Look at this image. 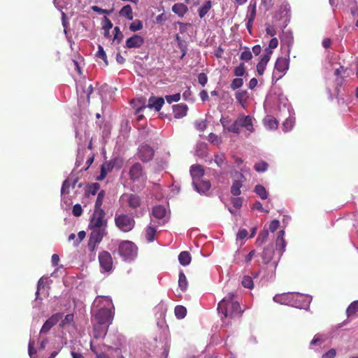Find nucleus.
<instances>
[{"label":"nucleus","mask_w":358,"mask_h":358,"mask_svg":"<svg viewBox=\"0 0 358 358\" xmlns=\"http://www.w3.org/2000/svg\"><path fill=\"white\" fill-rule=\"evenodd\" d=\"M245 66L243 63H241L238 66L234 69V74L235 76L241 77L245 73Z\"/></svg>","instance_id":"50"},{"label":"nucleus","mask_w":358,"mask_h":358,"mask_svg":"<svg viewBox=\"0 0 358 358\" xmlns=\"http://www.w3.org/2000/svg\"><path fill=\"white\" fill-rule=\"evenodd\" d=\"M93 92V87L92 85H89L87 87H82L81 91L79 88L77 89V93L79 97V101L82 102L86 101L90 103V94Z\"/></svg>","instance_id":"18"},{"label":"nucleus","mask_w":358,"mask_h":358,"mask_svg":"<svg viewBox=\"0 0 358 358\" xmlns=\"http://www.w3.org/2000/svg\"><path fill=\"white\" fill-rule=\"evenodd\" d=\"M115 224L122 232L131 231L135 227L134 219L126 214H115Z\"/></svg>","instance_id":"4"},{"label":"nucleus","mask_w":358,"mask_h":358,"mask_svg":"<svg viewBox=\"0 0 358 358\" xmlns=\"http://www.w3.org/2000/svg\"><path fill=\"white\" fill-rule=\"evenodd\" d=\"M114 31H115V35L113 37V41H116L117 43L119 44L121 43V41L123 39V37H124L123 34L120 31V29L119 27H115Z\"/></svg>","instance_id":"51"},{"label":"nucleus","mask_w":358,"mask_h":358,"mask_svg":"<svg viewBox=\"0 0 358 358\" xmlns=\"http://www.w3.org/2000/svg\"><path fill=\"white\" fill-rule=\"evenodd\" d=\"M266 65H267V64H265L261 61L259 62V63L257 65V71L259 75H260V76L263 75V73L266 69Z\"/></svg>","instance_id":"61"},{"label":"nucleus","mask_w":358,"mask_h":358,"mask_svg":"<svg viewBox=\"0 0 358 358\" xmlns=\"http://www.w3.org/2000/svg\"><path fill=\"white\" fill-rule=\"evenodd\" d=\"M281 0H261V6L264 7L265 10H270L273 8L275 3H280Z\"/></svg>","instance_id":"43"},{"label":"nucleus","mask_w":358,"mask_h":358,"mask_svg":"<svg viewBox=\"0 0 358 358\" xmlns=\"http://www.w3.org/2000/svg\"><path fill=\"white\" fill-rule=\"evenodd\" d=\"M106 213L103 210H94L90 217L89 228H107V220L105 219Z\"/></svg>","instance_id":"7"},{"label":"nucleus","mask_w":358,"mask_h":358,"mask_svg":"<svg viewBox=\"0 0 358 358\" xmlns=\"http://www.w3.org/2000/svg\"><path fill=\"white\" fill-rule=\"evenodd\" d=\"M358 312V300L352 302L346 310L348 317H353Z\"/></svg>","instance_id":"34"},{"label":"nucleus","mask_w":358,"mask_h":358,"mask_svg":"<svg viewBox=\"0 0 358 358\" xmlns=\"http://www.w3.org/2000/svg\"><path fill=\"white\" fill-rule=\"evenodd\" d=\"M143 27V22L140 20H136L129 25V29L131 31H137L141 30Z\"/></svg>","instance_id":"47"},{"label":"nucleus","mask_w":358,"mask_h":358,"mask_svg":"<svg viewBox=\"0 0 358 358\" xmlns=\"http://www.w3.org/2000/svg\"><path fill=\"white\" fill-rule=\"evenodd\" d=\"M74 315L73 314H67L64 319L61 320L59 323V326L61 327H65L66 326L71 325L73 324Z\"/></svg>","instance_id":"45"},{"label":"nucleus","mask_w":358,"mask_h":358,"mask_svg":"<svg viewBox=\"0 0 358 358\" xmlns=\"http://www.w3.org/2000/svg\"><path fill=\"white\" fill-rule=\"evenodd\" d=\"M63 317V313H57L53 314L50 317H49L43 324L42 328L41 329L40 334H46L49 332L51 328L55 326L59 320H61Z\"/></svg>","instance_id":"11"},{"label":"nucleus","mask_w":358,"mask_h":358,"mask_svg":"<svg viewBox=\"0 0 358 358\" xmlns=\"http://www.w3.org/2000/svg\"><path fill=\"white\" fill-rule=\"evenodd\" d=\"M254 118L250 115H240L237 119L227 127L229 132L238 134L241 132V128H245L249 133H253L255 128L253 125Z\"/></svg>","instance_id":"3"},{"label":"nucleus","mask_w":358,"mask_h":358,"mask_svg":"<svg viewBox=\"0 0 358 358\" xmlns=\"http://www.w3.org/2000/svg\"><path fill=\"white\" fill-rule=\"evenodd\" d=\"M268 164L264 161L259 162L255 164L254 169L257 172H264L267 170Z\"/></svg>","instance_id":"49"},{"label":"nucleus","mask_w":358,"mask_h":358,"mask_svg":"<svg viewBox=\"0 0 358 358\" xmlns=\"http://www.w3.org/2000/svg\"><path fill=\"white\" fill-rule=\"evenodd\" d=\"M243 85V80L241 78H234L231 83V88L233 90H237L241 87Z\"/></svg>","instance_id":"52"},{"label":"nucleus","mask_w":358,"mask_h":358,"mask_svg":"<svg viewBox=\"0 0 358 358\" xmlns=\"http://www.w3.org/2000/svg\"><path fill=\"white\" fill-rule=\"evenodd\" d=\"M174 312L178 319H182L187 315V309L182 306H176Z\"/></svg>","instance_id":"44"},{"label":"nucleus","mask_w":358,"mask_h":358,"mask_svg":"<svg viewBox=\"0 0 358 358\" xmlns=\"http://www.w3.org/2000/svg\"><path fill=\"white\" fill-rule=\"evenodd\" d=\"M91 230L87 244L90 252H94L96 246L102 241L103 238L107 234L106 228H89Z\"/></svg>","instance_id":"5"},{"label":"nucleus","mask_w":358,"mask_h":358,"mask_svg":"<svg viewBox=\"0 0 358 358\" xmlns=\"http://www.w3.org/2000/svg\"><path fill=\"white\" fill-rule=\"evenodd\" d=\"M234 293H229L217 305L218 313L224 317H240L243 313Z\"/></svg>","instance_id":"1"},{"label":"nucleus","mask_w":358,"mask_h":358,"mask_svg":"<svg viewBox=\"0 0 358 358\" xmlns=\"http://www.w3.org/2000/svg\"><path fill=\"white\" fill-rule=\"evenodd\" d=\"M188 107L186 104L180 103L173 106V113L176 119L182 118L187 115Z\"/></svg>","instance_id":"20"},{"label":"nucleus","mask_w":358,"mask_h":358,"mask_svg":"<svg viewBox=\"0 0 358 358\" xmlns=\"http://www.w3.org/2000/svg\"><path fill=\"white\" fill-rule=\"evenodd\" d=\"M231 203L236 208H240L243 204V199L241 197H235L231 199Z\"/></svg>","instance_id":"62"},{"label":"nucleus","mask_w":358,"mask_h":358,"mask_svg":"<svg viewBox=\"0 0 358 358\" xmlns=\"http://www.w3.org/2000/svg\"><path fill=\"white\" fill-rule=\"evenodd\" d=\"M324 340L320 335H315L313 339L310 341V345H321L324 343Z\"/></svg>","instance_id":"58"},{"label":"nucleus","mask_w":358,"mask_h":358,"mask_svg":"<svg viewBox=\"0 0 358 358\" xmlns=\"http://www.w3.org/2000/svg\"><path fill=\"white\" fill-rule=\"evenodd\" d=\"M99 262L101 268L106 272H109L113 268V258L108 251H102L99 255Z\"/></svg>","instance_id":"10"},{"label":"nucleus","mask_w":358,"mask_h":358,"mask_svg":"<svg viewBox=\"0 0 358 358\" xmlns=\"http://www.w3.org/2000/svg\"><path fill=\"white\" fill-rule=\"evenodd\" d=\"M264 123L269 129H276L278 127V122L271 116H267L264 120Z\"/></svg>","instance_id":"35"},{"label":"nucleus","mask_w":358,"mask_h":358,"mask_svg":"<svg viewBox=\"0 0 358 358\" xmlns=\"http://www.w3.org/2000/svg\"><path fill=\"white\" fill-rule=\"evenodd\" d=\"M194 189L200 194H206L209 191L211 184L209 180H192Z\"/></svg>","instance_id":"17"},{"label":"nucleus","mask_w":358,"mask_h":358,"mask_svg":"<svg viewBox=\"0 0 358 358\" xmlns=\"http://www.w3.org/2000/svg\"><path fill=\"white\" fill-rule=\"evenodd\" d=\"M156 228L153 226H148L145 229V236L148 242H152L156 234Z\"/></svg>","instance_id":"36"},{"label":"nucleus","mask_w":358,"mask_h":358,"mask_svg":"<svg viewBox=\"0 0 358 358\" xmlns=\"http://www.w3.org/2000/svg\"><path fill=\"white\" fill-rule=\"evenodd\" d=\"M164 103V100L162 97L156 98L152 96L149 98L148 104L146 106L150 108H155L156 111H159L162 108Z\"/></svg>","instance_id":"22"},{"label":"nucleus","mask_w":358,"mask_h":358,"mask_svg":"<svg viewBox=\"0 0 358 358\" xmlns=\"http://www.w3.org/2000/svg\"><path fill=\"white\" fill-rule=\"evenodd\" d=\"M336 355V350L330 349L326 353L323 354L322 358H334Z\"/></svg>","instance_id":"64"},{"label":"nucleus","mask_w":358,"mask_h":358,"mask_svg":"<svg viewBox=\"0 0 358 358\" xmlns=\"http://www.w3.org/2000/svg\"><path fill=\"white\" fill-rule=\"evenodd\" d=\"M208 141L214 144L218 145L220 143H221L220 138L215 134L210 133L208 135Z\"/></svg>","instance_id":"60"},{"label":"nucleus","mask_w":358,"mask_h":358,"mask_svg":"<svg viewBox=\"0 0 358 358\" xmlns=\"http://www.w3.org/2000/svg\"><path fill=\"white\" fill-rule=\"evenodd\" d=\"M138 156L141 161L149 162L154 156V150L148 145H141L138 148Z\"/></svg>","instance_id":"12"},{"label":"nucleus","mask_w":358,"mask_h":358,"mask_svg":"<svg viewBox=\"0 0 358 358\" xmlns=\"http://www.w3.org/2000/svg\"><path fill=\"white\" fill-rule=\"evenodd\" d=\"M121 199L126 201L132 209H136L141 204V197L136 194H124L121 196Z\"/></svg>","instance_id":"14"},{"label":"nucleus","mask_w":358,"mask_h":358,"mask_svg":"<svg viewBox=\"0 0 358 358\" xmlns=\"http://www.w3.org/2000/svg\"><path fill=\"white\" fill-rule=\"evenodd\" d=\"M212 7V3L210 1H207L204 4L199 8L198 10L199 15L201 18H203L210 10Z\"/></svg>","instance_id":"39"},{"label":"nucleus","mask_w":358,"mask_h":358,"mask_svg":"<svg viewBox=\"0 0 358 358\" xmlns=\"http://www.w3.org/2000/svg\"><path fill=\"white\" fill-rule=\"evenodd\" d=\"M103 303V307L100 308L94 315V319L99 324L109 326L113 320L115 308L112 301L108 297H99Z\"/></svg>","instance_id":"2"},{"label":"nucleus","mask_w":358,"mask_h":358,"mask_svg":"<svg viewBox=\"0 0 358 358\" xmlns=\"http://www.w3.org/2000/svg\"><path fill=\"white\" fill-rule=\"evenodd\" d=\"M292 292L283 293L281 294H276L273 297V301L281 304L290 306L291 301L292 300Z\"/></svg>","instance_id":"23"},{"label":"nucleus","mask_w":358,"mask_h":358,"mask_svg":"<svg viewBox=\"0 0 358 358\" xmlns=\"http://www.w3.org/2000/svg\"><path fill=\"white\" fill-rule=\"evenodd\" d=\"M191 255L187 251L181 252L178 256V260L182 266H187L191 262Z\"/></svg>","instance_id":"33"},{"label":"nucleus","mask_w":358,"mask_h":358,"mask_svg":"<svg viewBox=\"0 0 358 358\" xmlns=\"http://www.w3.org/2000/svg\"><path fill=\"white\" fill-rule=\"evenodd\" d=\"M289 69V60L284 57L277 59L273 72V80L275 81L280 79Z\"/></svg>","instance_id":"8"},{"label":"nucleus","mask_w":358,"mask_h":358,"mask_svg":"<svg viewBox=\"0 0 358 358\" xmlns=\"http://www.w3.org/2000/svg\"><path fill=\"white\" fill-rule=\"evenodd\" d=\"M241 284L244 287L248 289H252L254 287L252 278L249 275L243 276Z\"/></svg>","instance_id":"46"},{"label":"nucleus","mask_w":358,"mask_h":358,"mask_svg":"<svg viewBox=\"0 0 358 358\" xmlns=\"http://www.w3.org/2000/svg\"><path fill=\"white\" fill-rule=\"evenodd\" d=\"M256 1H251L248 6L247 19L255 20L256 17Z\"/></svg>","instance_id":"38"},{"label":"nucleus","mask_w":358,"mask_h":358,"mask_svg":"<svg viewBox=\"0 0 358 358\" xmlns=\"http://www.w3.org/2000/svg\"><path fill=\"white\" fill-rule=\"evenodd\" d=\"M129 177L132 182L145 181L146 173L141 164L134 163L129 170Z\"/></svg>","instance_id":"9"},{"label":"nucleus","mask_w":358,"mask_h":358,"mask_svg":"<svg viewBox=\"0 0 358 358\" xmlns=\"http://www.w3.org/2000/svg\"><path fill=\"white\" fill-rule=\"evenodd\" d=\"M98 51L96 54V56L99 58H101L105 63V64L106 66L108 65V59H107V56H106V54L103 50V48L101 45H99L98 46Z\"/></svg>","instance_id":"48"},{"label":"nucleus","mask_w":358,"mask_h":358,"mask_svg":"<svg viewBox=\"0 0 358 358\" xmlns=\"http://www.w3.org/2000/svg\"><path fill=\"white\" fill-rule=\"evenodd\" d=\"M108 327L106 324L96 322L93 325V336L95 338H103L107 334Z\"/></svg>","instance_id":"19"},{"label":"nucleus","mask_w":358,"mask_h":358,"mask_svg":"<svg viewBox=\"0 0 358 358\" xmlns=\"http://www.w3.org/2000/svg\"><path fill=\"white\" fill-rule=\"evenodd\" d=\"M214 162L219 167H222L225 162L224 155L223 153L215 155Z\"/></svg>","instance_id":"53"},{"label":"nucleus","mask_w":358,"mask_h":358,"mask_svg":"<svg viewBox=\"0 0 358 358\" xmlns=\"http://www.w3.org/2000/svg\"><path fill=\"white\" fill-rule=\"evenodd\" d=\"M268 237V231L267 229H264L262 231L257 238L256 244L258 246H262L264 243H266Z\"/></svg>","instance_id":"40"},{"label":"nucleus","mask_w":358,"mask_h":358,"mask_svg":"<svg viewBox=\"0 0 358 358\" xmlns=\"http://www.w3.org/2000/svg\"><path fill=\"white\" fill-rule=\"evenodd\" d=\"M284 235V230L279 231L275 241L276 250H278L280 254L284 252L286 245Z\"/></svg>","instance_id":"24"},{"label":"nucleus","mask_w":358,"mask_h":358,"mask_svg":"<svg viewBox=\"0 0 358 358\" xmlns=\"http://www.w3.org/2000/svg\"><path fill=\"white\" fill-rule=\"evenodd\" d=\"M237 101L244 107L248 99V92L246 90L237 91L235 94Z\"/></svg>","instance_id":"31"},{"label":"nucleus","mask_w":358,"mask_h":358,"mask_svg":"<svg viewBox=\"0 0 358 358\" xmlns=\"http://www.w3.org/2000/svg\"><path fill=\"white\" fill-rule=\"evenodd\" d=\"M165 98L169 103H171L172 102H178L180 99V94L177 93L173 95H167Z\"/></svg>","instance_id":"55"},{"label":"nucleus","mask_w":358,"mask_h":358,"mask_svg":"<svg viewBox=\"0 0 358 358\" xmlns=\"http://www.w3.org/2000/svg\"><path fill=\"white\" fill-rule=\"evenodd\" d=\"M178 286L182 292L186 291L187 289L188 282L182 271H180L179 273Z\"/></svg>","instance_id":"37"},{"label":"nucleus","mask_w":358,"mask_h":358,"mask_svg":"<svg viewBox=\"0 0 358 358\" xmlns=\"http://www.w3.org/2000/svg\"><path fill=\"white\" fill-rule=\"evenodd\" d=\"M198 82L202 86H204L208 82V77L206 73H200L198 75Z\"/></svg>","instance_id":"59"},{"label":"nucleus","mask_w":358,"mask_h":358,"mask_svg":"<svg viewBox=\"0 0 358 358\" xmlns=\"http://www.w3.org/2000/svg\"><path fill=\"white\" fill-rule=\"evenodd\" d=\"M122 165V160L117 157L113 158L109 161L104 162L101 166L103 167L108 173L114 168L120 169Z\"/></svg>","instance_id":"21"},{"label":"nucleus","mask_w":358,"mask_h":358,"mask_svg":"<svg viewBox=\"0 0 358 358\" xmlns=\"http://www.w3.org/2000/svg\"><path fill=\"white\" fill-rule=\"evenodd\" d=\"M252 52H250L248 48H246L240 56V59L245 62L250 61L252 59Z\"/></svg>","instance_id":"54"},{"label":"nucleus","mask_w":358,"mask_h":358,"mask_svg":"<svg viewBox=\"0 0 358 358\" xmlns=\"http://www.w3.org/2000/svg\"><path fill=\"white\" fill-rule=\"evenodd\" d=\"M243 186V181L240 180H234L233 181L231 187V193L234 196H238L241 194V188Z\"/></svg>","instance_id":"32"},{"label":"nucleus","mask_w":358,"mask_h":358,"mask_svg":"<svg viewBox=\"0 0 358 358\" xmlns=\"http://www.w3.org/2000/svg\"><path fill=\"white\" fill-rule=\"evenodd\" d=\"M100 189V184L98 182H94L92 184H89L86 186L85 190V196L89 197L90 195H95L99 189Z\"/></svg>","instance_id":"28"},{"label":"nucleus","mask_w":358,"mask_h":358,"mask_svg":"<svg viewBox=\"0 0 358 358\" xmlns=\"http://www.w3.org/2000/svg\"><path fill=\"white\" fill-rule=\"evenodd\" d=\"M131 104L136 107V112L135 114L137 115L136 120L137 121H141L143 118V115L141 114V110L146 108L147 106L145 105V98H140L137 99H134L131 102Z\"/></svg>","instance_id":"15"},{"label":"nucleus","mask_w":358,"mask_h":358,"mask_svg":"<svg viewBox=\"0 0 358 358\" xmlns=\"http://www.w3.org/2000/svg\"><path fill=\"white\" fill-rule=\"evenodd\" d=\"M166 214V208L163 206H157L152 208V215L157 219H163Z\"/></svg>","instance_id":"30"},{"label":"nucleus","mask_w":358,"mask_h":358,"mask_svg":"<svg viewBox=\"0 0 358 358\" xmlns=\"http://www.w3.org/2000/svg\"><path fill=\"white\" fill-rule=\"evenodd\" d=\"M72 213L76 217H79L83 213V209L79 203L75 204L73 206Z\"/></svg>","instance_id":"56"},{"label":"nucleus","mask_w":358,"mask_h":358,"mask_svg":"<svg viewBox=\"0 0 358 358\" xmlns=\"http://www.w3.org/2000/svg\"><path fill=\"white\" fill-rule=\"evenodd\" d=\"M274 252V250L271 245L264 248L262 253V258L265 264H268L272 260Z\"/></svg>","instance_id":"26"},{"label":"nucleus","mask_w":358,"mask_h":358,"mask_svg":"<svg viewBox=\"0 0 358 358\" xmlns=\"http://www.w3.org/2000/svg\"><path fill=\"white\" fill-rule=\"evenodd\" d=\"M119 14L129 20H132L134 18L132 8L130 5L123 6L120 10Z\"/></svg>","instance_id":"29"},{"label":"nucleus","mask_w":358,"mask_h":358,"mask_svg":"<svg viewBox=\"0 0 358 358\" xmlns=\"http://www.w3.org/2000/svg\"><path fill=\"white\" fill-rule=\"evenodd\" d=\"M118 252L124 259H132L137 255V247L131 241H123L119 245Z\"/></svg>","instance_id":"6"},{"label":"nucleus","mask_w":358,"mask_h":358,"mask_svg":"<svg viewBox=\"0 0 358 358\" xmlns=\"http://www.w3.org/2000/svg\"><path fill=\"white\" fill-rule=\"evenodd\" d=\"M265 51L266 53L261 57L260 61L265 64H268L271 58V55L272 54V50L269 49H266Z\"/></svg>","instance_id":"57"},{"label":"nucleus","mask_w":358,"mask_h":358,"mask_svg":"<svg viewBox=\"0 0 358 358\" xmlns=\"http://www.w3.org/2000/svg\"><path fill=\"white\" fill-rule=\"evenodd\" d=\"M106 192L104 190H101L98 192L96 200L94 205V210H103L101 206L103 204V199L105 197Z\"/></svg>","instance_id":"41"},{"label":"nucleus","mask_w":358,"mask_h":358,"mask_svg":"<svg viewBox=\"0 0 358 358\" xmlns=\"http://www.w3.org/2000/svg\"><path fill=\"white\" fill-rule=\"evenodd\" d=\"M187 6L182 3H175L172 6V11L176 15H178L179 17H183L185 14L187 12Z\"/></svg>","instance_id":"27"},{"label":"nucleus","mask_w":358,"mask_h":358,"mask_svg":"<svg viewBox=\"0 0 358 358\" xmlns=\"http://www.w3.org/2000/svg\"><path fill=\"white\" fill-rule=\"evenodd\" d=\"M144 43V38L138 35L134 34L126 41V47L127 48H139Z\"/></svg>","instance_id":"16"},{"label":"nucleus","mask_w":358,"mask_h":358,"mask_svg":"<svg viewBox=\"0 0 358 358\" xmlns=\"http://www.w3.org/2000/svg\"><path fill=\"white\" fill-rule=\"evenodd\" d=\"M292 299L290 306L298 308H303L309 303L306 295L297 292H292Z\"/></svg>","instance_id":"13"},{"label":"nucleus","mask_w":358,"mask_h":358,"mask_svg":"<svg viewBox=\"0 0 358 358\" xmlns=\"http://www.w3.org/2000/svg\"><path fill=\"white\" fill-rule=\"evenodd\" d=\"M86 236V233L84 231H80L78 234V238L77 240L73 243V245L75 246H78L80 242L85 238Z\"/></svg>","instance_id":"63"},{"label":"nucleus","mask_w":358,"mask_h":358,"mask_svg":"<svg viewBox=\"0 0 358 358\" xmlns=\"http://www.w3.org/2000/svg\"><path fill=\"white\" fill-rule=\"evenodd\" d=\"M190 173L192 180H198L204 175V170L201 165H193L190 168Z\"/></svg>","instance_id":"25"},{"label":"nucleus","mask_w":358,"mask_h":358,"mask_svg":"<svg viewBox=\"0 0 358 358\" xmlns=\"http://www.w3.org/2000/svg\"><path fill=\"white\" fill-rule=\"evenodd\" d=\"M254 192L262 199H266L268 197V194L266 188L261 185H257L255 187Z\"/></svg>","instance_id":"42"}]
</instances>
